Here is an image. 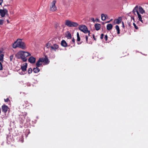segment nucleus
Returning <instances> with one entry per match:
<instances>
[{
    "instance_id": "nucleus-1",
    "label": "nucleus",
    "mask_w": 148,
    "mask_h": 148,
    "mask_svg": "<svg viewBox=\"0 0 148 148\" xmlns=\"http://www.w3.org/2000/svg\"><path fill=\"white\" fill-rule=\"evenodd\" d=\"M31 56V54L29 52L23 51H20L16 54V56L18 59H21L25 62L27 60L26 58Z\"/></svg>"
},
{
    "instance_id": "nucleus-2",
    "label": "nucleus",
    "mask_w": 148,
    "mask_h": 148,
    "mask_svg": "<svg viewBox=\"0 0 148 148\" xmlns=\"http://www.w3.org/2000/svg\"><path fill=\"white\" fill-rule=\"evenodd\" d=\"M13 47L14 48L18 47L23 49L26 48L25 43L22 41L21 39H18L16 41L14 42L13 45Z\"/></svg>"
},
{
    "instance_id": "nucleus-3",
    "label": "nucleus",
    "mask_w": 148,
    "mask_h": 148,
    "mask_svg": "<svg viewBox=\"0 0 148 148\" xmlns=\"http://www.w3.org/2000/svg\"><path fill=\"white\" fill-rule=\"evenodd\" d=\"M65 24L69 27H76L78 26V24L76 22L71 21L69 20L65 21Z\"/></svg>"
},
{
    "instance_id": "nucleus-4",
    "label": "nucleus",
    "mask_w": 148,
    "mask_h": 148,
    "mask_svg": "<svg viewBox=\"0 0 148 148\" xmlns=\"http://www.w3.org/2000/svg\"><path fill=\"white\" fill-rule=\"evenodd\" d=\"M79 29L84 33H89L88 35H90L89 32L86 26L85 25H80L79 27Z\"/></svg>"
},
{
    "instance_id": "nucleus-5",
    "label": "nucleus",
    "mask_w": 148,
    "mask_h": 148,
    "mask_svg": "<svg viewBox=\"0 0 148 148\" xmlns=\"http://www.w3.org/2000/svg\"><path fill=\"white\" fill-rule=\"evenodd\" d=\"M56 1L55 0H53L51 3L50 6V10L52 11H56V7L55 6V4Z\"/></svg>"
},
{
    "instance_id": "nucleus-6",
    "label": "nucleus",
    "mask_w": 148,
    "mask_h": 148,
    "mask_svg": "<svg viewBox=\"0 0 148 148\" xmlns=\"http://www.w3.org/2000/svg\"><path fill=\"white\" fill-rule=\"evenodd\" d=\"M0 14L1 17H4L5 15L8 14V10L6 9H0Z\"/></svg>"
},
{
    "instance_id": "nucleus-7",
    "label": "nucleus",
    "mask_w": 148,
    "mask_h": 148,
    "mask_svg": "<svg viewBox=\"0 0 148 148\" xmlns=\"http://www.w3.org/2000/svg\"><path fill=\"white\" fill-rule=\"evenodd\" d=\"M27 113L26 112H22L19 114V118L21 119L22 121H23L27 116Z\"/></svg>"
},
{
    "instance_id": "nucleus-8",
    "label": "nucleus",
    "mask_w": 148,
    "mask_h": 148,
    "mask_svg": "<svg viewBox=\"0 0 148 148\" xmlns=\"http://www.w3.org/2000/svg\"><path fill=\"white\" fill-rule=\"evenodd\" d=\"M42 62H44L45 64H48L49 62V61L48 59L47 56H45V57L43 58H41Z\"/></svg>"
},
{
    "instance_id": "nucleus-9",
    "label": "nucleus",
    "mask_w": 148,
    "mask_h": 148,
    "mask_svg": "<svg viewBox=\"0 0 148 148\" xmlns=\"http://www.w3.org/2000/svg\"><path fill=\"white\" fill-rule=\"evenodd\" d=\"M1 108L3 112L6 113L8 110V107L7 106L4 105L2 106Z\"/></svg>"
},
{
    "instance_id": "nucleus-10",
    "label": "nucleus",
    "mask_w": 148,
    "mask_h": 148,
    "mask_svg": "<svg viewBox=\"0 0 148 148\" xmlns=\"http://www.w3.org/2000/svg\"><path fill=\"white\" fill-rule=\"evenodd\" d=\"M36 59L35 58L31 56L28 59V61L31 63H34L35 62Z\"/></svg>"
},
{
    "instance_id": "nucleus-11",
    "label": "nucleus",
    "mask_w": 148,
    "mask_h": 148,
    "mask_svg": "<svg viewBox=\"0 0 148 148\" xmlns=\"http://www.w3.org/2000/svg\"><path fill=\"white\" fill-rule=\"evenodd\" d=\"M59 47L58 45L56 44H53V46H51V50H54L55 51H56L57 49H58V48Z\"/></svg>"
},
{
    "instance_id": "nucleus-12",
    "label": "nucleus",
    "mask_w": 148,
    "mask_h": 148,
    "mask_svg": "<svg viewBox=\"0 0 148 148\" xmlns=\"http://www.w3.org/2000/svg\"><path fill=\"white\" fill-rule=\"evenodd\" d=\"M41 59L42 58H40L36 62V65L37 67H40L42 65V61Z\"/></svg>"
},
{
    "instance_id": "nucleus-13",
    "label": "nucleus",
    "mask_w": 148,
    "mask_h": 148,
    "mask_svg": "<svg viewBox=\"0 0 148 148\" xmlns=\"http://www.w3.org/2000/svg\"><path fill=\"white\" fill-rule=\"evenodd\" d=\"M27 65V63H25L23 65V66H21V69L23 72H25L26 70Z\"/></svg>"
},
{
    "instance_id": "nucleus-14",
    "label": "nucleus",
    "mask_w": 148,
    "mask_h": 148,
    "mask_svg": "<svg viewBox=\"0 0 148 148\" xmlns=\"http://www.w3.org/2000/svg\"><path fill=\"white\" fill-rule=\"evenodd\" d=\"M121 18L119 17L117 19L114 20V22L116 24H119L121 23Z\"/></svg>"
},
{
    "instance_id": "nucleus-15",
    "label": "nucleus",
    "mask_w": 148,
    "mask_h": 148,
    "mask_svg": "<svg viewBox=\"0 0 148 148\" xmlns=\"http://www.w3.org/2000/svg\"><path fill=\"white\" fill-rule=\"evenodd\" d=\"M138 6H136L134 9L132 11V12L135 15H136L135 13L136 12L137 14L139 12L138 11Z\"/></svg>"
},
{
    "instance_id": "nucleus-16",
    "label": "nucleus",
    "mask_w": 148,
    "mask_h": 148,
    "mask_svg": "<svg viewBox=\"0 0 148 148\" xmlns=\"http://www.w3.org/2000/svg\"><path fill=\"white\" fill-rule=\"evenodd\" d=\"M95 26L96 29L97 31H98L100 29L101 25L99 23H97L95 24Z\"/></svg>"
},
{
    "instance_id": "nucleus-17",
    "label": "nucleus",
    "mask_w": 148,
    "mask_h": 148,
    "mask_svg": "<svg viewBox=\"0 0 148 148\" xmlns=\"http://www.w3.org/2000/svg\"><path fill=\"white\" fill-rule=\"evenodd\" d=\"M107 17H108V16L107 15L104 14H101V18L102 21L105 20Z\"/></svg>"
},
{
    "instance_id": "nucleus-18",
    "label": "nucleus",
    "mask_w": 148,
    "mask_h": 148,
    "mask_svg": "<svg viewBox=\"0 0 148 148\" xmlns=\"http://www.w3.org/2000/svg\"><path fill=\"white\" fill-rule=\"evenodd\" d=\"M138 10L140 13L142 14L144 13L145 12V11L143 8L140 6L139 7Z\"/></svg>"
},
{
    "instance_id": "nucleus-19",
    "label": "nucleus",
    "mask_w": 148,
    "mask_h": 148,
    "mask_svg": "<svg viewBox=\"0 0 148 148\" xmlns=\"http://www.w3.org/2000/svg\"><path fill=\"white\" fill-rule=\"evenodd\" d=\"M61 45L64 47H66L67 44L66 42L64 40H62L61 42Z\"/></svg>"
},
{
    "instance_id": "nucleus-20",
    "label": "nucleus",
    "mask_w": 148,
    "mask_h": 148,
    "mask_svg": "<svg viewBox=\"0 0 148 148\" xmlns=\"http://www.w3.org/2000/svg\"><path fill=\"white\" fill-rule=\"evenodd\" d=\"M138 16V20L139 21H140L142 23H144V22L143 21V20L142 19V18L141 17V16L139 14V12L137 14Z\"/></svg>"
},
{
    "instance_id": "nucleus-21",
    "label": "nucleus",
    "mask_w": 148,
    "mask_h": 148,
    "mask_svg": "<svg viewBox=\"0 0 148 148\" xmlns=\"http://www.w3.org/2000/svg\"><path fill=\"white\" fill-rule=\"evenodd\" d=\"M112 27V25L111 24H108L107 25V29L108 30L111 29Z\"/></svg>"
},
{
    "instance_id": "nucleus-22",
    "label": "nucleus",
    "mask_w": 148,
    "mask_h": 148,
    "mask_svg": "<svg viewBox=\"0 0 148 148\" xmlns=\"http://www.w3.org/2000/svg\"><path fill=\"white\" fill-rule=\"evenodd\" d=\"M38 67L37 66L36 68L33 69V71L34 73H37L40 71V69L38 68Z\"/></svg>"
},
{
    "instance_id": "nucleus-23",
    "label": "nucleus",
    "mask_w": 148,
    "mask_h": 148,
    "mask_svg": "<svg viewBox=\"0 0 148 148\" xmlns=\"http://www.w3.org/2000/svg\"><path fill=\"white\" fill-rule=\"evenodd\" d=\"M67 34L66 35V37L68 39H71V33L69 32H67Z\"/></svg>"
},
{
    "instance_id": "nucleus-24",
    "label": "nucleus",
    "mask_w": 148,
    "mask_h": 148,
    "mask_svg": "<svg viewBox=\"0 0 148 148\" xmlns=\"http://www.w3.org/2000/svg\"><path fill=\"white\" fill-rule=\"evenodd\" d=\"M115 28L117 31V34H119L120 33V30L119 26L118 25H116L115 26Z\"/></svg>"
},
{
    "instance_id": "nucleus-25",
    "label": "nucleus",
    "mask_w": 148,
    "mask_h": 148,
    "mask_svg": "<svg viewBox=\"0 0 148 148\" xmlns=\"http://www.w3.org/2000/svg\"><path fill=\"white\" fill-rule=\"evenodd\" d=\"M51 44L50 42H48L46 44V47H47V48H48L49 47H51Z\"/></svg>"
},
{
    "instance_id": "nucleus-26",
    "label": "nucleus",
    "mask_w": 148,
    "mask_h": 148,
    "mask_svg": "<svg viewBox=\"0 0 148 148\" xmlns=\"http://www.w3.org/2000/svg\"><path fill=\"white\" fill-rule=\"evenodd\" d=\"M10 61H11L14 60V56L13 55H12L10 56Z\"/></svg>"
},
{
    "instance_id": "nucleus-27",
    "label": "nucleus",
    "mask_w": 148,
    "mask_h": 148,
    "mask_svg": "<svg viewBox=\"0 0 148 148\" xmlns=\"http://www.w3.org/2000/svg\"><path fill=\"white\" fill-rule=\"evenodd\" d=\"M11 136H8L7 137V140L9 142H10L12 141V140L11 139Z\"/></svg>"
},
{
    "instance_id": "nucleus-28",
    "label": "nucleus",
    "mask_w": 148,
    "mask_h": 148,
    "mask_svg": "<svg viewBox=\"0 0 148 148\" xmlns=\"http://www.w3.org/2000/svg\"><path fill=\"white\" fill-rule=\"evenodd\" d=\"M3 56L4 55L3 54H1L0 55V61L3 60Z\"/></svg>"
},
{
    "instance_id": "nucleus-29",
    "label": "nucleus",
    "mask_w": 148,
    "mask_h": 148,
    "mask_svg": "<svg viewBox=\"0 0 148 148\" xmlns=\"http://www.w3.org/2000/svg\"><path fill=\"white\" fill-rule=\"evenodd\" d=\"M24 102H25V104H23V107H26L27 106V105L28 103L27 101H24Z\"/></svg>"
},
{
    "instance_id": "nucleus-30",
    "label": "nucleus",
    "mask_w": 148,
    "mask_h": 148,
    "mask_svg": "<svg viewBox=\"0 0 148 148\" xmlns=\"http://www.w3.org/2000/svg\"><path fill=\"white\" fill-rule=\"evenodd\" d=\"M4 22L5 21L4 20L0 19V25H2Z\"/></svg>"
},
{
    "instance_id": "nucleus-31",
    "label": "nucleus",
    "mask_w": 148,
    "mask_h": 148,
    "mask_svg": "<svg viewBox=\"0 0 148 148\" xmlns=\"http://www.w3.org/2000/svg\"><path fill=\"white\" fill-rule=\"evenodd\" d=\"M32 70L31 68H29L28 69V73L29 74H30L32 73Z\"/></svg>"
},
{
    "instance_id": "nucleus-32",
    "label": "nucleus",
    "mask_w": 148,
    "mask_h": 148,
    "mask_svg": "<svg viewBox=\"0 0 148 148\" xmlns=\"http://www.w3.org/2000/svg\"><path fill=\"white\" fill-rule=\"evenodd\" d=\"M3 69L2 64L0 62V70H2Z\"/></svg>"
},
{
    "instance_id": "nucleus-33",
    "label": "nucleus",
    "mask_w": 148,
    "mask_h": 148,
    "mask_svg": "<svg viewBox=\"0 0 148 148\" xmlns=\"http://www.w3.org/2000/svg\"><path fill=\"white\" fill-rule=\"evenodd\" d=\"M133 25H134L135 28L136 29H138V27L137 26H136V24L134 23H133Z\"/></svg>"
},
{
    "instance_id": "nucleus-34",
    "label": "nucleus",
    "mask_w": 148,
    "mask_h": 148,
    "mask_svg": "<svg viewBox=\"0 0 148 148\" xmlns=\"http://www.w3.org/2000/svg\"><path fill=\"white\" fill-rule=\"evenodd\" d=\"M108 36L107 35H106L104 37V38L105 39L106 41H107L108 40Z\"/></svg>"
},
{
    "instance_id": "nucleus-35",
    "label": "nucleus",
    "mask_w": 148,
    "mask_h": 148,
    "mask_svg": "<svg viewBox=\"0 0 148 148\" xmlns=\"http://www.w3.org/2000/svg\"><path fill=\"white\" fill-rule=\"evenodd\" d=\"M103 36H104V34H102L101 35V36L100 37V38L101 39H102L103 38Z\"/></svg>"
},
{
    "instance_id": "nucleus-36",
    "label": "nucleus",
    "mask_w": 148,
    "mask_h": 148,
    "mask_svg": "<svg viewBox=\"0 0 148 148\" xmlns=\"http://www.w3.org/2000/svg\"><path fill=\"white\" fill-rule=\"evenodd\" d=\"M9 100L8 98H7L6 99H4L5 101V102H8Z\"/></svg>"
},
{
    "instance_id": "nucleus-37",
    "label": "nucleus",
    "mask_w": 148,
    "mask_h": 148,
    "mask_svg": "<svg viewBox=\"0 0 148 148\" xmlns=\"http://www.w3.org/2000/svg\"><path fill=\"white\" fill-rule=\"evenodd\" d=\"M86 42H88V36L86 35Z\"/></svg>"
},
{
    "instance_id": "nucleus-38",
    "label": "nucleus",
    "mask_w": 148,
    "mask_h": 148,
    "mask_svg": "<svg viewBox=\"0 0 148 148\" xmlns=\"http://www.w3.org/2000/svg\"><path fill=\"white\" fill-rule=\"evenodd\" d=\"M92 36H93V38H94V40H96V38H95V35L94 34H93L92 35Z\"/></svg>"
},
{
    "instance_id": "nucleus-39",
    "label": "nucleus",
    "mask_w": 148,
    "mask_h": 148,
    "mask_svg": "<svg viewBox=\"0 0 148 148\" xmlns=\"http://www.w3.org/2000/svg\"><path fill=\"white\" fill-rule=\"evenodd\" d=\"M80 40V37H77V41H79Z\"/></svg>"
},
{
    "instance_id": "nucleus-40",
    "label": "nucleus",
    "mask_w": 148,
    "mask_h": 148,
    "mask_svg": "<svg viewBox=\"0 0 148 148\" xmlns=\"http://www.w3.org/2000/svg\"><path fill=\"white\" fill-rule=\"evenodd\" d=\"M3 0H0V5H1L3 2Z\"/></svg>"
},
{
    "instance_id": "nucleus-41",
    "label": "nucleus",
    "mask_w": 148,
    "mask_h": 148,
    "mask_svg": "<svg viewBox=\"0 0 148 148\" xmlns=\"http://www.w3.org/2000/svg\"><path fill=\"white\" fill-rule=\"evenodd\" d=\"M19 74L21 75H22L24 74L25 73H23V72L22 71L21 72L19 73Z\"/></svg>"
},
{
    "instance_id": "nucleus-42",
    "label": "nucleus",
    "mask_w": 148,
    "mask_h": 148,
    "mask_svg": "<svg viewBox=\"0 0 148 148\" xmlns=\"http://www.w3.org/2000/svg\"><path fill=\"white\" fill-rule=\"evenodd\" d=\"M77 37H79V33L78 32H77Z\"/></svg>"
},
{
    "instance_id": "nucleus-43",
    "label": "nucleus",
    "mask_w": 148,
    "mask_h": 148,
    "mask_svg": "<svg viewBox=\"0 0 148 148\" xmlns=\"http://www.w3.org/2000/svg\"><path fill=\"white\" fill-rule=\"evenodd\" d=\"M91 20L92 21L94 22L95 21V20L94 18H91Z\"/></svg>"
},
{
    "instance_id": "nucleus-44",
    "label": "nucleus",
    "mask_w": 148,
    "mask_h": 148,
    "mask_svg": "<svg viewBox=\"0 0 148 148\" xmlns=\"http://www.w3.org/2000/svg\"><path fill=\"white\" fill-rule=\"evenodd\" d=\"M72 41L73 42L75 43V40L74 39V38H73V39L72 40Z\"/></svg>"
},
{
    "instance_id": "nucleus-45",
    "label": "nucleus",
    "mask_w": 148,
    "mask_h": 148,
    "mask_svg": "<svg viewBox=\"0 0 148 148\" xmlns=\"http://www.w3.org/2000/svg\"><path fill=\"white\" fill-rule=\"evenodd\" d=\"M99 20V19H98V18H96L95 19V21H98Z\"/></svg>"
},
{
    "instance_id": "nucleus-46",
    "label": "nucleus",
    "mask_w": 148,
    "mask_h": 148,
    "mask_svg": "<svg viewBox=\"0 0 148 148\" xmlns=\"http://www.w3.org/2000/svg\"><path fill=\"white\" fill-rule=\"evenodd\" d=\"M82 42H80L79 43V42H77V44H78V45H79V44H80Z\"/></svg>"
},
{
    "instance_id": "nucleus-47",
    "label": "nucleus",
    "mask_w": 148,
    "mask_h": 148,
    "mask_svg": "<svg viewBox=\"0 0 148 148\" xmlns=\"http://www.w3.org/2000/svg\"><path fill=\"white\" fill-rule=\"evenodd\" d=\"M7 23H9V20H8V19H7Z\"/></svg>"
},
{
    "instance_id": "nucleus-48",
    "label": "nucleus",
    "mask_w": 148,
    "mask_h": 148,
    "mask_svg": "<svg viewBox=\"0 0 148 148\" xmlns=\"http://www.w3.org/2000/svg\"><path fill=\"white\" fill-rule=\"evenodd\" d=\"M122 24H123V26H124V23H123V22H122Z\"/></svg>"
},
{
    "instance_id": "nucleus-49",
    "label": "nucleus",
    "mask_w": 148,
    "mask_h": 148,
    "mask_svg": "<svg viewBox=\"0 0 148 148\" xmlns=\"http://www.w3.org/2000/svg\"><path fill=\"white\" fill-rule=\"evenodd\" d=\"M110 21H109L107 22V23H109L110 22Z\"/></svg>"
},
{
    "instance_id": "nucleus-50",
    "label": "nucleus",
    "mask_w": 148,
    "mask_h": 148,
    "mask_svg": "<svg viewBox=\"0 0 148 148\" xmlns=\"http://www.w3.org/2000/svg\"><path fill=\"white\" fill-rule=\"evenodd\" d=\"M22 142H23V141L22 140Z\"/></svg>"
}]
</instances>
